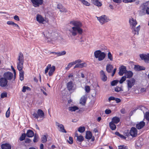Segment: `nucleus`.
Masks as SVG:
<instances>
[{"mask_svg": "<svg viewBox=\"0 0 149 149\" xmlns=\"http://www.w3.org/2000/svg\"><path fill=\"white\" fill-rule=\"evenodd\" d=\"M70 24L74 26L72 27V30L70 31V32L73 36H76L77 33L81 34L83 32V29L81 28L82 26L81 23L80 22L72 21L70 22Z\"/></svg>", "mask_w": 149, "mask_h": 149, "instance_id": "nucleus-1", "label": "nucleus"}, {"mask_svg": "<svg viewBox=\"0 0 149 149\" xmlns=\"http://www.w3.org/2000/svg\"><path fill=\"white\" fill-rule=\"evenodd\" d=\"M129 22L130 27L132 30V33L134 35H138L140 28V25H139L135 28V27L137 24V22L136 20L132 17L130 18Z\"/></svg>", "mask_w": 149, "mask_h": 149, "instance_id": "nucleus-2", "label": "nucleus"}, {"mask_svg": "<svg viewBox=\"0 0 149 149\" xmlns=\"http://www.w3.org/2000/svg\"><path fill=\"white\" fill-rule=\"evenodd\" d=\"M19 62L17 63V67L19 71L22 70L23 68L24 59L23 55L21 52L19 53L18 58Z\"/></svg>", "mask_w": 149, "mask_h": 149, "instance_id": "nucleus-3", "label": "nucleus"}, {"mask_svg": "<svg viewBox=\"0 0 149 149\" xmlns=\"http://www.w3.org/2000/svg\"><path fill=\"white\" fill-rule=\"evenodd\" d=\"M94 56L95 58H98L99 61H101L105 58L106 54L104 52H102L101 50H97L94 52Z\"/></svg>", "mask_w": 149, "mask_h": 149, "instance_id": "nucleus-4", "label": "nucleus"}, {"mask_svg": "<svg viewBox=\"0 0 149 149\" xmlns=\"http://www.w3.org/2000/svg\"><path fill=\"white\" fill-rule=\"evenodd\" d=\"M33 116L36 118L38 119L39 117L41 118L44 117L45 114L43 111L40 109H39L37 110V113L35 112L32 113Z\"/></svg>", "mask_w": 149, "mask_h": 149, "instance_id": "nucleus-5", "label": "nucleus"}, {"mask_svg": "<svg viewBox=\"0 0 149 149\" xmlns=\"http://www.w3.org/2000/svg\"><path fill=\"white\" fill-rule=\"evenodd\" d=\"M127 88L128 90H130L135 83V80L134 78H132L126 81Z\"/></svg>", "mask_w": 149, "mask_h": 149, "instance_id": "nucleus-6", "label": "nucleus"}, {"mask_svg": "<svg viewBox=\"0 0 149 149\" xmlns=\"http://www.w3.org/2000/svg\"><path fill=\"white\" fill-rule=\"evenodd\" d=\"M97 17V19L102 24L108 22L109 20L108 17L105 15H102L100 17Z\"/></svg>", "mask_w": 149, "mask_h": 149, "instance_id": "nucleus-7", "label": "nucleus"}, {"mask_svg": "<svg viewBox=\"0 0 149 149\" xmlns=\"http://www.w3.org/2000/svg\"><path fill=\"white\" fill-rule=\"evenodd\" d=\"M140 58L142 60H144L146 63H149V54H142L139 55Z\"/></svg>", "mask_w": 149, "mask_h": 149, "instance_id": "nucleus-8", "label": "nucleus"}, {"mask_svg": "<svg viewBox=\"0 0 149 149\" xmlns=\"http://www.w3.org/2000/svg\"><path fill=\"white\" fill-rule=\"evenodd\" d=\"M33 6L36 7H39L43 3V0H30Z\"/></svg>", "mask_w": 149, "mask_h": 149, "instance_id": "nucleus-9", "label": "nucleus"}, {"mask_svg": "<svg viewBox=\"0 0 149 149\" xmlns=\"http://www.w3.org/2000/svg\"><path fill=\"white\" fill-rule=\"evenodd\" d=\"M130 135L133 137H136L137 134L136 129L134 127H132L130 130Z\"/></svg>", "mask_w": 149, "mask_h": 149, "instance_id": "nucleus-10", "label": "nucleus"}, {"mask_svg": "<svg viewBox=\"0 0 149 149\" xmlns=\"http://www.w3.org/2000/svg\"><path fill=\"white\" fill-rule=\"evenodd\" d=\"M127 71L126 67L122 65L119 68V72L118 74L120 76H122Z\"/></svg>", "mask_w": 149, "mask_h": 149, "instance_id": "nucleus-11", "label": "nucleus"}, {"mask_svg": "<svg viewBox=\"0 0 149 149\" xmlns=\"http://www.w3.org/2000/svg\"><path fill=\"white\" fill-rule=\"evenodd\" d=\"M3 76L4 78L7 79V80H11L13 77V74L10 72H6L4 73Z\"/></svg>", "mask_w": 149, "mask_h": 149, "instance_id": "nucleus-12", "label": "nucleus"}, {"mask_svg": "<svg viewBox=\"0 0 149 149\" xmlns=\"http://www.w3.org/2000/svg\"><path fill=\"white\" fill-rule=\"evenodd\" d=\"M149 3V1H146V2L143 3L142 5V11L143 13V15L145 14L146 13L145 12L146 9L147 8H149L148 7V4Z\"/></svg>", "mask_w": 149, "mask_h": 149, "instance_id": "nucleus-13", "label": "nucleus"}, {"mask_svg": "<svg viewBox=\"0 0 149 149\" xmlns=\"http://www.w3.org/2000/svg\"><path fill=\"white\" fill-rule=\"evenodd\" d=\"M100 74L102 80L104 81H106L107 79V77L105 72L102 70L100 72Z\"/></svg>", "mask_w": 149, "mask_h": 149, "instance_id": "nucleus-14", "label": "nucleus"}, {"mask_svg": "<svg viewBox=\"0 0 149 149\" xmlns=\"http://www.w3.org/2000/svg\"><path fill=\"white\" fill-rule=\"evenodd\" d=\"M56 125L60 128V131L62 132L66 133L67 132L64 129V127L62 124H60L57 122H56Z\"/></svg>", "mask_w": 149, "mask_h": 149, "instance_id": "nucleus-15", "label": "nucleus"}, {"mask_svg": "<svg viewBox=\"0 0 149 149\" xmlns=\"http://www.w3.org/2000/svg\"><path fill=\"white\" fill-rule=\"evenodd\" d=\"M145 125V123L143 121H141L139 123L136 124V128L138 130H140L143 128Z\"/></svg>", "mask_w": 149, "mask_h": 149, "instance_id": "nucleus-16", "label": "nucleus"}, {"mask_svg": "<svg viewBox=\"0 0 149 149\" xmlns=\"http://www.w3.org/2000/svg\"><path fill=\"white\" fill-rule=\"evenodd\" d=\"M134 70L136 71H140L145 70L146 68L144 67L139 65H134Z\"/></svg>", "mask_w": 149, "mask_h": 149, "instance_id": "nucleus-17", "label": "nucleus"}, {"mask_svg": "<svg viewBox=\"0 0 149 149\" xmlns=\"http://www.w3.org/2000/svg\"><path fill=\"white\" fill-rule=\"evenodd\" d=\"M36 19L40 23H42L45 21L44 18L40 15L38 14L36 16Z\"/></svg>", "mask_w": 149, "mask_h": 149, "instance_id": "nucleus-18", "label": "nucleus"}, {"mask_svg": "<svg viewBox=\"0 0 149 149\" xmlns=\"http://www.w3.org/2000/svg\"><path fill=\"white\" fill-rule=\"evenodd\" d=\"M86 64L85 62L81 63H78L75 65L74 68L75 69L76 68H82L86 67Z\"/></svg>", "mask_w": 149, "mask_h": 149, "instance_id": "nucleus-19", "label": "nucleus"}, {"mask_svg": "<svg viewBox=\"0 0 149 149\" xmlns=\"http://www.w3.org/2000/svg\"><path fill=\"white\" fill-rule=\"evenodd\" d=\"M73 87V84L72 81H70L67 83V87L69 91L72 90Z\"/></svg>", "mask_w": 149, "mask_h": 149, "instance_id": "nucleus-20", "label": "nucleus"}, {"mask_svg": "<svg viewBox=\"0 0 149 149\" xmlns=\"http://www.w3.org/2000/svg\"><path fill=\"white\" fill-rule=\"evenodd\" d=\"M125 74L126 78L129 79L131 78L132 77L133 74V73L132 71L127 70Z\"/></svg>", "mask_w": 149, "mask_h": 149, "instance_id": "nucleus-21", "label": "nucleus"}, {"mask_svg": "<svg viewBox=\"0 0 149 149\" xmlns=\"http://www.w3.org/2000/svg\"><path fill=\"white\" fill-rule=\"evenodd\" d=\"M2 149H11V146L9 143H6L1 145Z\"/></svg>", "mask_w": 149, "mask_h": 149, "instance_id": "nucleus-22", "label": "nucleus"}, {"mask_svg": "<svg viewBox=\"0 0 149 149\" xmlns=\"http://www.w3.org/2000/svg\"><path fill=\"white\" fill-rule=\"evenodd\" d=\"M113 68V67L112 65L110 64H107V65L106 70L108 73H111Z\"/></svg>", "mask_w": 149, "mask_h": 149, "instance_id": "nucleus-23", "label": "nucleus"}, {"mask_svg": "<svg viewBox=\"0 0 149 149\" xmlns=\"http://www.w3.org/2000/svg\"><path fill=\"white\" fill-rule=\"evenodd\" d=\"M87 99V96L86 95H83L81 98L80 100V103L83 105H84Z\"/></svg>", "mask_w": 149, "mask_h": 149, "instance_id": "nucleus-24", "label": "nucleus"}, {"mask_svg": "<svg viewBox=\"0 0 149 149\" xmlns=\"http://www.w3.org/2000/svg\"><path fill=\"white\" fill-rule=\"evenodd\" d=\"M91 1L92 3L97 6L100 7L102 5V3L99 0H91Z\"/></svg>", "mask_w": 149, "mask_h": 149, "instance_id": "nucleus-25", "label": "nucleus"}, {"mask_svg": "<svg viewBox=\"0 0 149 149\" xmlns=\"http://www.w3.org/2000/svg\"><path fill=\"white\" fill-rule=\"evenodd\" d=\"M120 119L119 117L115 116L112 118L111 122L117 124L120 122Z\"/></svg>", "mask_w": 149, "mask_h": 149, "instance_id": "nucleus-26", "label": "nucleus"}, {"mask_svg": "<svg viewBox=\"0 0 149 149\" xmlns=\"http://www.w3.org/2000/svg\"><path fill=\"white\" fill-rule=\"evenodd\" d=\"M92 137L91 132L90 131H87L86 133L85 138L87 139H91Z\"/></svg>", "mask_w": 149, "mask_h": 149, "instance_id": "nucleus-27", "label": "nucleus"}, {"mask_svg": "<svg viewBox=\"0 0 149 149\" xmlns=\"http://www.w3.org/2000/svg\"><path fill=\"white\" fill-rule=\"evenodd\" d=\"M26 134L28 137H31L34 136V132L32 130H29L27 131Z\"/></svg>", "mask_w": 149, "mask_h": 149, "instance_id": "nucleus-28", "label": "nucleus"}, {"mask_svg": "<svg viewBox=\"0 0 149 149\" xmlns=\"http://www.w3.org/2000/svg\"><path fill=\"white\" fill-rule=\"evenodd\" d=\"M50 69L48 74L49 76H51L55 70V67L54 66L52 65V67L51 66Z\"/></svg>", "mask_w": 149, "mask_h": 149, "instance_id": "nucleus-29", "label": "nucleus"}, {"mask_svg": "<svg viewBox=\"0 0 149 149\" xmlns=\"http://www.w3.org/2000/svg\"><path fill=\"white\" fill-rule=\"evenodd\" d=\"M114 123L111 122L109 123V126L110 129L112 130H114L116 129V126Z\"/></svg>", "mask_w": 149, "mask_h": 149, "instance_id": "nucleus-30", "label": "nucleus"}, {"mask_svg": "<svg viewBox=\"0 0 149 149\" xmlns=\"http://www.w3.org/2000/svg\"><path fill=\"white\" fill-rule=\"evenodd\" d=\"M79 108L76 106L70 107L68 108V109L69 111H75L76 110H78Z\"/></svg>", "mask_w": 149, "mask_h": 149, "instance_id": "nucleus-31", "label": "nucleus"}, {"mask_svg": "<svg viewBox=\"0 0 149 149\" xmlns=\"http://www.w3.org/2000/svg\"><path fill=\"white\" fill-rule=\"evenodd\" d=\"M19 71V79L20 80L22 81L24 79V71L23 70Z\"/></svg>", "mask_w": 149, "mask_h": 149, "instance_id": "nucleus-32", "label": "nucleus"}, {"mask_svg": "<svg viewBox=\"0 0 149 149\" xmlns=\"http://www.w3.org/2000/svg\"><path fill=\"white\" fill-rule=\"evenodd\" d=\"M26 90L30 91L31 88L28 86H23L22 87V92L23 93H25L26 91Z\"/></svg>", "mask_w": 149, "mask_h": 149, "instance_id": "nucleus-33", "label": "nucleus"}, {"mask_svg": "<svg viewBox=\"0 0 149 149\" xmlns=\"http://www.w3.org/2000/svg\"><path fill=\"white\" fill-rule=\"evenodd\" d=\"M41 141L43 143H45L47 141V137L46 135H42L41 138Z\"/></svg>", "mask_w": 149, "mask_h": 149, "instance_id": "nucleus-34", "label": "nucleus"}, {"mask_svg": "<svg viewBox=\"0 0 149 149\" xmlns=\"http://www.w3.org/2000/svg\"><path fill=\"white\" fill-rule=\"evenodd\" d=\"M84 140V138L83 136L80 135L77 136V140L79 142H82Z\"/></svg>", "mask_w": 149, "mask_h": 149, "instance_id": "nucleus-35", "label": "nucleus"}, {"mask_svg": "<svg viewBox=\"0 0 149 149\" xmlns=\"http://www.w3.org/2000/svg\"><path fill=\"white\" fill-rule=\"evenodd\" d=\"M74 63L73 62H72L69 63L68 65L65 68V70H68L73 65H74Z\"/></svg>", "mask_w": 149, "mask_h": 149, "instance_id": "nucleus-36", "label": "nucleus"}, {"mask_svg": "<svg viewBox=\"0 0 149 149\" xmlns=\"http://www.w3.org/2000/svg\"><path fill=\"white\" fill-rule=\"evenodd\" d=\"M56 54L57 56H59L65 54H66V52L65 51H64L62 52H57V53Z\"/></svg>", "mask_w": 149, "mask_h": 149, "instance_id": "nucleus-37", "label": "nucleus"}, {"mask_svg": "<svg viewBox=\"0 0 149 149\" xmlns=\"http://www.w3.org/2000/svg\"><path fill=\"white\" fill-rule=\"evenodd\" d=\"M85 130V127L84 126L80 127L78 129V131L80 133H83Z\"/></svg>", "mask_w": 149, "mask_h": 149, "instance_id": "nucleus-38", "label": "nucleus"}, {"mask_svg": "<svg viewBox=\"0 0 149 149\" xmlns=\"http://www.w3.org/2000/svg\"><path fill=\"white\" fill-rule=\"evenodd\" d=\"M119 81L118 80H114L112 81L111 82V85L112 86H115L117 84L118 82Z\"/></svg>", "mask_w": 149, "mask_h": 149, "instance_id": "nucleus-39", "label": "nucleus"}, {"mask_svg": "<svg viewBox=\"0 0 149 149\" xmlns=\"http://www.w3.org/2000/svg\"><path fill=\"white\" fill-rule=\"evenodd\" d=\"M136 0H123V2L125 3H132L135 1Z\"/></svg>", "mask_w": 149, "mask_h": 149, "instance_id": "nucleus-40", "label": "nucleus"}, {"mask_svg": "<svg viewBox=\"0 0 149 149\" xmlns=\"http://www.w3.org/2000/svg\"><path fill=\"white\" fill-rule=\"evenodd\" d=\"M114 90L116 92H119L121 91H123L121 87H119L118 86L115 88Z\"/></svg>", "mask_w": 149, "mask_h": 149, "instance_id": "nucleus-41", "label": "nucleus"}, {"mask_svg": "<svg viewBox=\"0 0 149 149\" xmlns=\"http://www.w3.org/2000/svg\"><path fill=\"white\" fill-rule=\"evenodd\" d=\"M108 58L111 61H112L113 60V58L112 55L110 52H109L108 54Z\"/></svg>", "mask_w": 149, "mask_h": 149, "instance_id": "nucleus-42", "label": "nucleus"}, {"mask_svg": "<svg viewBox=\"0 0 149 149\" xmlns=\"http://www.w3.org/2000/svg\"><path fill=\"white\" fill-rule=\"evenodd\" d=\"M26 134L25 133H23L22 134L21 136L19 138V140L21 141L24 140L25 138Z\"/></svg>", "mask_w": 149, "mask_h": 149, "instance_id": "nucleus-43", "label": "nucleus"}, {"mask_svg": "<svg viewBox=\"0 0 149 149\" xmlns=\"http://www.w3.org/2000/svg\"><path fill=\"white\" fill-rule=\"evenodd\" d=\"M126 77L125 76H123L119 81V83L120 84H122L126 79Z\"/></svg>", "mask_w": 149, "mask_h": 149, "instance_id": "nucleus-44", "label": "nucleus"}, {"mask_svg": "<svg viewBox=\"0 0 149 149\" xmlns=\"http://www.w3.org/2000/svg\"><path fill=\"white\" fill-rule=\"evenodd\" d=\"M79 0L82 2L83 3V4H84L86 6H89L90 5V4L89 3H88L87 1H85V0Z\"/></svg>", "mask_w": 149, "mask_h": 149, "instance_id": "nucleus-45", "label": "nucleus"}, {"mask_svg": "<svg viewBox=\"0 0 149 149\" xmlns=\"http://www.w3.org/2000/svg\"><path fill=\"white\" fill-rule=\"evenodd\" d=\"M51 64H48L47 67L46 68L45 70V74H46L47 73L48 70L50 69L51 68Z\"/></svg>", "mask_w": 149, "mask_h": 149, "instance_id": "nucleus-46", "label": "nucleus"}, {"mask_svg": "<svg viewBox=\"0 0 149 149\" xmlns=\"http://www.w3.org/2000/svg\"><path fill=\"white\" fill-rule=\"evenodd\" d=\"M67 141L70 144H72L73 143V138L71 136H70L69 138V140H67Z\"/></svg>", "mask_w": 149, "mask_h": 149, "instance_id": "nucleus-47", "label": "nucleus"}, {"mask_svg": "<svg viewBox=\"0 0 149 149\" xmlns=\"http://www.w3.org/2000/svg\"><path fill=\"white\" fill-rule=\"evenodd\" d=\"M146 119L148 121H149V112H146L144 116Z\"/></svg>", "mask_w": 149, "mask_h": 149, "instance_id": "nucleus-48", "label": "nucleus"}, {"mask_svg": "<svg viewBox=\"0 0 149 149\" xmlns=\"http://www.w3.org/2000/svg\"><path fill=\"white\" fill-rule=\"evenodd\" d=\"M118 149H128V147L124 145H120L118 146Z\"/></svg>", "mask_w": 149, "mask_h": 149, "instance_id": "nucleus-49", "label": "nucleus"}, {"mask_svg": "<svg viewBox=\"0 0 149 149\" xmlns=\"http://www.w3.org/2000/svg\"><path fill=\"white\" fill-rule=\"evenodd\" d=\"M135 147L136 148H141L142 146V145L139 143V141L137 142L136 143Z\"/></svg>", "mask_w": 149, "mask_h": 149, "instance_id": "nucleus-50", "label": "nucleus"}, {"mask_svg": "<svg viewBox=\"0 0 149 149\" xmlns=\"http://www.w3.org/2000/svg\"><path fill=\"white\" fill-rule=\"evenodd\" d=\"M10 108H9L6 111V117L7 118H8L10 116Z\"/></svg>", "mask_w": 149, "mask_h": 149, "instance_id": "nucleus-51", "label": "nucleus"}, {"mask_svg": "<svg viewBox=\"0 0 149 149\" xmlns=\"http://www.w3.org/2000/svg\"><path fill=\"white\" fill-rule=\"evenodd\" d=\"M85 89L86 92L87 93H88L89 92L90 90V88L89 86H86L85 87Z\"/></svg>", "mask_w": 149, "mask_h": 149, "instance_id": "nucleus-52", "label": "nucleus"}, {"mask_svg": "<svg viewBox=\"0 0 149 149\" xmlns=\"http://www.w3.org/2000/svg\"><path fill=\"white\" fill-rule=\"evenodd\" d=\"M7 96V93H3L1 94V98L6 97Z\"/></svg>", "mask_w": 149, "mask_h": 149, "instance_id": "nucleus-53", "label": "nucleus"}, {"mask_svg": "<svg viewBox=\"0 0 149 149\" xmlns=\"http://www.w3.org/2000/svg\"><path fill=\"white\" fill-rule=\"evenodd\" d=\"M81 62H82L81 60L79 59L76 60L75 61H74L73 62L74 63V65H75L77 63H81Z\"/></svg>", "mask_w": 149, "mask_h": 149, "instance_id": "nucleus-54", "label": "nucleus"}, {"mask_svg": "<svg viewBox=\"0 0 149 149\" xmlns=\"http://www.w3.org/2000/svg\"><path fill=\"white\" fill-rule=\"evenodd\" d=\"M115 97L113 96L109 97L108 99L109 101L110 102L111 100H115Z\"/></svg>", "mask_w": 149, "mask_h": 149, "instance_id": "nucleus-55", "label": "nucleus"}, {"mask_svg": "<svg viewBox=\"0 0 149 149\" xmlns=\"http://www.w3.org/2000/svg\"><path fill=\"white\" fill-rule=\"evenodd\" d=\"M115 100L116 101L117 103L120 102H121V100L120 98H115Z\"/></svg>", "mask_w": 149, "mask_h": 149, "instance_id": "nucleus-56", "label": "nucleus"}, {"mask_svg": "<svg viewBox=\"0 0 149 149\" xmlns=\"http://www.w3.org/2000/svg\"><path fill=\"white\" fill-rule=\"evenodd\" d=\"M105 112L106 114H109L111 113V110L109 109H106L105 110Z\"/></svg>", "mask_w": 149, "mask_h": 149, "instance_id": "nucleus-57", "label": "nucleus"}, {"mask_svg": "<svg viewBox=\"0 0 149 149\" xmlns=\"http://www.w3.org/2000/svg\"><path fill=\"white\" fill-rule=\"evenodd\" d=\"M14 23V22L12 21H8L7 22V24L9 25H11L13 26Z\"/></svg>", "mask_w": 149, "mask_h": 149, "instance_id": "nucleus-58", "label": "nucleus"}, {"mask_svg": "<svg viewBox=\"0 0 149 149\" xmlns=\"http://www.w3.org/2000/svg\"><path fill=\"white\" fill-rule=\"evenodd\" d=\"M113 1L116 3H121L122 0H113Z\"/></svg>", "mask_w": 149, "mask_h": 149, "instance_id": "nucleus-59", "label": "nucleus"}, {"mask_svg": "<svg viewBox=\"0 0 149 149\" xmlns=\"http://www.w3.org/2000/svg\"><path fill=\"white\" fill-rule=\"evenodd\" d=\"M14 19L16 21H19V17L17 15H15L14 17Z\"/></svg>", "mask_w": 149, "mask_h": 149, "instance_id": "nucleus-60", "label": "nucleus"}, {"mask_svg": "<svg viewBox=\"0 0 149 149\" xmlns=\"http://www.w3.org/2000/svg\"><path fill=\"white\" fill-rule=\"evenodd\" d=\"M57 7L58 9H62L63 8V6L61 4H58Z\"/></svg>", "mask_w": 149, "mask_h": 149, "instance_id": "nucleus-61", "label": "nucleus"}, {"mask_svg": "<svg viewBox=\"0 0 149 149\" xmlns=\"http://www.w3.org/2000/svg\"><path fill=\"white\" fill-rule=\"evenodd\" d=\"M116 68H114L113 70V72L112 73L111 75L112 77L114 75V74H115V73L116 72Z\"/></svg>", "mask_w": 149, "mask_h": 149, "instance_id": "nucleus-62", "label": "nucleus"}, {"mask_svg": "<svg viewBox=\"0 0 149 149\" xmlns=\"http://www.w3.org/2000/svg\"><path fill=\"white\" fill-rule=\"evenodd\" d=\"M37 138L35 135L33 139V141L35 143L37 142Z\"/></svg>", "mask_w": 149, "mask_h": 149, "instance_id": "nucleus-63", "label": "nucleus"}, {"mask_svg": "<svg viewBox=\"0 0 149 149\" xmlns=\"http://www.w3.org/2000/svg\"><path fill=\"white\" fill-rule=\"evenodd\" d=\"M119 136L120 137V138L124 139H126V137L125 136L121 134H120Z\"/></svg>", "mask_w": 149, "mask_h": 149, "instance_id": "nucleus-64", "label": "nucleus"}]
</instances>
